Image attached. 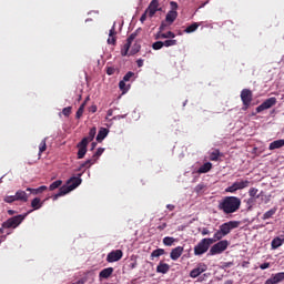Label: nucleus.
I'll use <instances>...</instances> for the list:
<instances>
[{"instance_id":"1","label":"nucleus","mask_w":284,"mask_h":284,"mask_svg":"<svg viewBox=\"0 0 284 284\" xmlns=\"http://www.w3.org/2000/svg\"><path fill=\"white\" fill-rule=\"evenodd\" d=\"M95 160L89 159L85 162L81 163L80 166L75 170V172H80L77 174V176H72L67 181V185H63L59 189V192L53 195V201H57L60 196H65V194H70L72 190H77L81 183H83V180L81 176L85 173V169L94 165Z\"/></svg>"},{"instance_id":"2","label":"nucleus","mask_w":284,"mask_h":284,"mask_svg":"<svg viewBox=\"0 0 284 284\" xmlns=\"http://www.w3.org/2000/svg\"><path fill=\"white\" fill-rule=\"evenodd\" d=\"M217 210L226 215L234 214L241 210V200L237 196H225L219 202Z\"/></svg>"},{"instance_id":"3","label":"nucleus","mask_w":284,"mask_h":284,"mask_svg":"<svg viewBox=\"0 0 284 284\" xmlns=\"http://www.w3.org/2000/svg\"><path fill=\"white\" fill-rule=\"evenodd\" d=\"M26 216H28V213H26L24 215L12 216L2 223V227H4V230H10L11 227L13 230H17L20 223H23V221H26Z\"/></svg>"},{"instance_id":"4","label":"nucleus","mask_w":284,"mask_h":284,"mask_svg":"<svg viewBox=\"0 0 284 284\" xmlns=\"http://www.w3.org/2000/svg\"><path fill=\"white\" fill-rule=\"evenodd\" d=\"M251 182L248 180L240 179L235 181L231 186L225 189V192H230L231 194H235L239 190H245V187H250Z\"/></svg>"},{"instance_id":"5","label":"nucleus","mask_w":284,"mask_h":284,"mask_svg":"<svg viewBox=\"0 0 284 284\" xmlns=\"http://www.w3.org/2000/svg\"><path fill=\"white\" fill-rule=\"evenodd\" d=\"M210 245H212V240H209V237L202 239L197 245L194 246V254L195 256H201L210 250Z\"/></svg>"},{"instance_id":"6","label":"nucleus","mask_w":284,"mask_h":284,"mask_svg":"<svg viewBox=\"0 0 284 284\" xmlns=\"http://www.w3.org/2000/svg\"><path fill=\"white\" fill-rule=\"evenodd\" d=\"M241 101L243 103L242 110H248L250 105H252V101L254 99V93L250 89H243L241 91Z\"/></svg>"},{"instance_id":"7","label":"nucleus","mask_w":284,"mask_h":284,"mask_svg":"<svg viewBox=\"0 0 284 284\" xmlns=\"http://www.w3.org/2000/svg\"><path fill=\"white\" fill-rule=\"evenodd\" d=\"M230 246V242L227 240H222L217 243H215L211 248H210V254L211 256H216V254H223L225 250Z\"/></svg>"},{"instance_id":"8","label":"nucleus","mask_w":284,"mask_h":284,"mask_svg":"<svg viewBox=\"0 0 284 284\" xmlns=\"http://www.w3.org/2000/svg\"><path fill=\"white\" fill-rule=\"evenodd\" d=\"M239 227H241V221H229L220 225V230L225 236H227L232 230H236Z\"/></svg>"},{"instance_id":"9","label":"nucleus","mask_w":284,"mask_h":284,"mask_svg":"<svg viewBox=\"0 0 284 284\" xmlns=\"http://www.w3.org/2000/svg\"><path fill=\"white\" fill-rule=\"evenodd\" d=\"M276 105V98H268L262 104L256 108L257 114L264 112V110H270V108H274Z\"/></svg>"},{"instance_id":"10","label":"nucleus","mask_w":284,"mask_h":284,"mask_svg":"<svg viewBox=\"0 0 284 284\" xmlns=\"http://www.w3.org/2000/svg\"><path fill=\"white\" fill-rule=\"evenodd\" d=\"M121 258H123V251H121V250L111 251L106 255L108 263H116L118 261H121Z\"/></svg>"},{"instance_id":"11","label":"nucleus","mask_w":284,"mask_h":284,"mask_svg":"<svg viewBox=\"0 0 284 284\" xmlns=\"http://www.w3.org/2000/svg\"><path fill=\"white\" fill-rule=\"evenodd\" d=\"M159 11H161V8H159V0H151L145 13H149L150 19H152Z\"/></svg>"},{"instance_id":"12","label":"nucleus","mask_w":284,"mask_h":284,"mask_svg":"<svg viewBox=\"0 0 284 284\" xmlns=\"http://www.w3.org/2000/svg\"><path fill=\"white\" fill-rule=\"evenodd\" d=\"M203 272H207V265L200 263L195 268H193L190 272V277L191 278H199L203 274Z\"/></svg>"},{"instance_id":"13","label":"nucleus","mask_w":284,"mask_h":284,"mask_svg":"<svg viewBox=\"0 0 284 284\" xmlns=\"http://www.w3.org/2000/svg\"><path fill=\"white\" fill-rule=\"evenodd\" d=\"M78 159H84L85 154H88V141L81 140L78 145Z\"/></svg>"},{"instance_id":"14","label":"nucleus","mask_w":284,"mask_h":284,"mask_svg":"<svg viewBox=\"0 0 284 284\" xmlns=\"http://www.w3.org/2000/svg\"><path fill=\"white\" fill-rule=\"evenodd\" d=\"M283 281H284V272H280L276 274H272V276L267 278L264 284H278V283H283Z\"/></svg>"},{"instance_id":"15","label":"nucleus","mask_w":284,"mask_h":284,"mask_svg":"<svg viewBox=\"0 0 284 284\" xmlns=\"http://www.w3.org/2000/svg\"><path fill=\"white\" fill-rule=\"evenodd\" d=\"M183 246H176L175 248H172L170 253V257L172 261H179L181 258V255L183 254Z\"/></svg>"},{"instance_id":"16","label":"nucleus","mask_w":284,"mask_h":284,"mask_svg":"<svg viewBox=\"0 0 284 284\" xmlns=\"http://www.w3.org/2000/svg\"><path fill=\"white\" fill-rule=\"evenodd\" d=\"M158 274H168L170 272V264L160 262L156 266Z\"/></svg>"},{"instance_id":"17","label":"nucleus","mask_w":284,"mask_h":284,"mask_svg":"<svg viewBox=\"0 0 284 284\" xmlns=\"http://www.w3.org/2000/svg\"><path fill=\"white\" fill-rule=\"evenodd\" d=\"M178 17H179V12H178V11H169V12L166 13L165 21H166V23H169L170 26H172V23H173L174 21H176Z\"/></svg>"},{"instance_id":"18","label":"nucleus","mask_w":284,"mask_h":284,"mask_svg":"<svg viewBox=\"0 0 284 284\" xmlns=\"http://www.w3.org/2000/svg\"><path fill=\"white\" fill-rule=\"evenodd\" d=\"M223 239H225V235L223 234V231L219 227V230L214 233L213 237H209V241H212V245L213 243H216L217 241H222Z\"/></svg>"},{"instance_id":"19","label":"nucleus","mask_w":284,"mask_h":284,"mask_svg":"<svg viewBox=\"0 0 284 284\" xmlns=\"http://www.w3.org/2000/svg\"><path fill=\"white\" fill-rule=\"evenodd\" d=\"M112 274H114V268L113 267H106V268H103L99 273V278H110V276H112Z\"/></svg>"},{"instance_id":"20","label":"nucleus","mask_w":284,"mask_h":284,"mask_svg":"<svg viewBox=\"0 0 284 284\" xmlns=\"http://www.w3.org/2000/svg\"><path fill=\"white\" fill-rule=\"evenodd\" d=\"M176 34L172 31H168L166 33H163V31H158L155 39H174Z\"/></svg>"},{"instance_id":"21","label":"nucleus","mask_w":284,"mask_h":284,"mask_svg":"<svg viewBox=\"0 0 284 284\" xmlns=\"http://www.w3.org/2000/svg\"><path fill=\"white\" fill-rule=\"evenodd\" d=\"M281 148H284V140H275L270 143L268 150H281Z\"/></svg>"},{"instance_id":"22","label":"nucleus","mask_w":284,"mask_h":284,"mask_svg":"<svg viewBox=\"0 0 284 284\" xmlns=\"http://www.w3.org/2000/svg\"><path fill=\"white\" fill-rule=\"evenodd\" d=\"M16 201H21L22 203H28V193L26 191H17L16 192Z\"/></svg>"},{"instance_id":"23","label":"nucleus","mask_w":284,"mask_h":284,"mask_svg":"<svg viewBox=\"0 0 284 284\" xmlns=\"http://www.w3.org/2000/svg\"><path fill=\"white\" fill-rule=\"evenodd\" d=\"M210 170H212V163L206 162L202 166L199 168L197 174H207V172H210Z\"/></svg>"},{"instance_id":"24","label":"nucleus","mask_w":284,"mask_h":284,"mask_svg":"<svg viewBox=\"0 0 284 284\" xmlns=\"http://www.w3.org/2000/svg\"><path fill=\"white\" fill-rule=\"evenodd\" d=\"M110 131L106 129V128H101L98 132V135H97V141L99 143H101V141H103V139H105V136H108V133Z\"/></svg>"},{"instance_id":"25","label":"nucleus","mask_w":284,"mask_h":284,"mask_svg":"<svg viewBox=\"0 0 284 284\" xmlns=\"http://www.w3.org/2000/svg\"><path fill=\"white\" fill-rule=\"evenodd\" d=\"M283 243H284V239L274 237L271 242V247H272V250H278V247H281V245H283Z\"/></svg>"},{"instance_id":"26","label":"nucleus","mask_w":284,"mask_h":284,"mask_svg":"<svg viewBox=\"0 0 284 284\" xmlns=\"http://www.w3.org/2000/svg\"><path fill=\"white\" fill-rule=\"evenodd\" d=\"M94 136H97V126L91 128L89 131V135L83 138L82 140H87V144L91 143V141H94Z\"/></svg>"},{"instance_id":"27","label":"nucleus","mask_w":284,"mask_h":284,"mask_svg":"<svg viewBox=\"0 0 284 284\" xmlns=\"http://www.w3.org/2000/svg\"><path fill=\"white\" fill-rule=\"evenodd\" d=\"M31 207H32L33 210H41V207H43V202H41V199L34 197V199L31 201Z\"/></svg>"},{"instance_id":"28","label":"nucleus","mask_w":284,"mask_h":284,"mask_svg":"<svg viewBox=\"0 0 284 284\" xmlns=\"http://www.w3.org/2000/svg\"><path fill=\"white\" fill-rule=\"evenodd\" d=\"M45 190H48V186L42 185V186H40L38 189H30V187H28L27 192H30L31 194H41V193L45 192Z\"/></svg>"},{"instance_id":"29","label":"nucleus","mask_w":284,"mask_h":284,"mask_svg":"<svg viewBox=\"0 0 284 284\" xmlns=\"http://www.w3.org/2000/svg\"><path fill=\"white\" fill-rule=\"evenodd\" d=\"M163 254H165V250H163V248L154 250L151 253V261H154V258H159V256H163Z\"/></svg>"},{"instance_id":"30","label":"nucleus","mask_w":284,"mask_h":284,"mask_svg":"<svg viewBox=\"0 0 284 284\" xmlns=\"http://www.w3.org/2000/svg\"><path fill=\"white\" fill-rule=\"evenodd\" d=\"M274 214H276V207H273L271 210H268L267 212H265L262 216L263 221H267V219H272V216H274Z\"/></svg>"},{"instance_id":"31","label":"nucleus","mask_w":284,"mask_h":284,"mask_svg":"<svg viewBox=\"0 0 284 284\" xmlns=\"http://www.w3.org/2000/svg\"><path fill=\"white\" fill-rule=\"evenodd\" d=\"M196 30H199V23L194 22L191 26H189L184 32H186V34H192V32H196Z\"/></svg>"},{"instance_id":"32","label":"nucleus","mask_w":284,"mask_h":284,"mask_svg":"<svg viewBox=\"0 0 284 284\" xmlns=\"http://www.w3.org/2000/svg\"><path fill=\"white\" fill-rule=\"evenodd\" d=\"M61 185H63V181L57 180L50 184L49 190L50 192H54V190H58V187H61Z\"/></svg>"},{"instance_id":"33","label":"nucleus","mask_w":284,"mask_h":284,"mask_svg":"<svg viewBox=\"0 0 284 284\" xmlns=\"http://www.w3.org/2000/svg\"><path fill=\"white\" fill-rule=\"evenodd\" d=\"M176 242V239L166 236L163 239V245H166V247H172L174 243Z\"/></svg>"},{"instance_id":"34","label":"nucleus","mask_w":284,"mask_h":284,"mask_svg":"<svg viewBox=\"0 0 284 284\" xmlns=\"http://www.w3.org/2000/svg\"><path fill=\"white\" fill-rule=\"evenodd\" d=\"M219 156H221V151L214 150L210 153L209 159L210 161H219Z\"/></svg>"},{"instance_id":"35","label":"nucleus","mask_w":284,"mask_h":284,"mask_svg":"<svg viewBox=\"0 0 284 284\" xmlns=\"http://www.w3.org/2000/svg\"><path fill=\"white\" fill-rule=\"evenodd\" d=\"M84 110H85V102L82 103V104L79 106V109H78V111H77V113H75V119H81V118L83 116Z\"/></svg>"},{"instance_id":"36","label":"nucleus","mask_w":284,"mask_h":284,"mask_svg":"<svg viewBox=\"0 0 284 284\" xmlns=\"http://www.w3.org/2000/svg\"><path fill=\"white\" fill-rule=\"evenodd\" d=\"M103 152H105V149L99 148L97 150V152L93 154L91 160L97 162L99 160V156H101V154H103Z\"/></svg>"},{"instance_id":"37","label":"nucleus","mask_w":284,"mask_h":284,"mask_svg":"<svg viewBox=\"0 0 284 284\" xmlns=\"http://www.w3.org/2000/svg\"><path fill=\"white\" fill-rule=\"evenodd\" d=\"M132 47V44H129V42H126L122 50H121V55L122 57H128V52H130V48Z\"/></svg>"},{"instance_id":"38","label":"nucleus","mask_w":284,"mask_h":284,"mask_svg":"<svg viewBox=\"0 0 284 284\" xmlns=\"http://www.w3.org/2000/svg\"><path fill=\"white\" fill-rule=\"evenodd\" d=\"M179 42L174 39H171V40H165L163 42V47L164 48H172V45H176Z\"/></svg>"},{"instance_id":"39","label":"nucleus","mask_w":284,"mask_h":284,"mask_svg":"<svg viewBox=\"0 0 284 284\" xmlns=\"http://www.w3.org/2000/svg\"><path fill=\"white\" fill-rule=\"evenodd\" d=\"M136 37H139V31H135V32L131 33L129 36V38L126 39V43L132 45V43L134 42V39H136Z\"/></svg>"},{"instance_id":"40","label":"nucleus","mask_w":284,"mask_h":284,"mask_svg":"<svg viewBox=\"0 0 284 284\" xmlns=\"http://www.w3.org/2000/svg\"><path fill=\"white\" fill-rule=\"evenodd\" d=\"M256 194H258V189L256 187H251L248 190V196H251L250 201H254V196H256Z\"/></svg>"},{"instance_id":"41","label":"nucleus","mask_w":284,"mask_h":284,"mask_svg":"<svg viewBox=\"0 0 284 284\" xmlns=\"http://www.w3.org/2000/svg\"><path fill=\"white\" fill-rule=\"evenodd\" d=\"M48 150V144H45V139L41 141L39 145V154H43Z\"/></svg>"},{"instance_id":"42","label":"nucleus","mask_w":284,"mask_h":284,"mask_svg":"<svg viewBox=\"0 0 284 284\" xmlns=\"http://www.w3.org/2000/svg\"><path fill=\"white\" fill-rule=\"evenodd\" d=\"M140 51H141V44L134 43L133 47H132V49H131L130 54H136V53L140 52Z\"/></svg>"},{"instance_id":"43","label":"nucleus","mask_w":284,"mask_h":284,"mask_svg":"<svg viewBox=\"0 0 284 284\" xmlns=\"http://www.w3.org/2000/svg\"><path fill=\"white\" fill-rule=\"evenodd\" d=\"M4 203H14V201H17L16 195H7L3 199Z\"/></svg>"},{"instance_id":"44","label":"nucleus","mask_w":284,"mask_h":284,"mask_svg":"<svg viewBox=\"0 0 284 284\" xmlns=\"http://www.w3.org/2000/svg\"><path fill=\"white\" fill-rule=\"evenodd\" d=\"M63 116H70L72 114V106H67L62 110Z\"/></svg>"},{"instance_id":"45","label":"nucleus","mask_w":284,"mask_h":284,"mask_svg":"<svg viewBox=\"0 0 284 284\" xmlns=\"http://www.w3.org/2000/svg\"><path fill=\"white\" fill-rule=\"evenodd\" d=\"M170 8H171V12H176V10H179V3L176 1H171L170 2Z\"/></svg>"},{"instance_id":"46","label":"nucleus","mask_w":284,"mask_h":284,"mask_svg":"<svg viewBox=\"0 0 284 284\" xmlns=\"http://www.w3.org/2000/svg\"><path fill=\"white\" fill-rule=\"evenodd\" d=\"M153 50H161L163 48V41H156L152 44Z\"/></svg>"},{"instance_id":"47","label":"nucleus","mask_w":284,"mask_h":284,"mask_svg":"<svg viewBox=\"0 0 284 284\" xmlns=\"http://www.w3.org/2000/svg\"><path fill=\"white\" fill-rule=\"evenodd\" d=\"M132 77H134V72L129 71V72L123 77V81L128 82V81H130V79H132Z\"/></svg>"},{"instance_id":"48","label":"nucleus","mask_w":284,"mask_h":284,"mask_svg":"<svg viewBox=\"0 0 284 284\" xmlns=\"http://www.w3.org/2000/svg\"><path fill=\"white\" fill-rule=\"evenodd\" d=\"M114 72H116V69L114 67H108L106 68V74L109 77H112V74H114Z\"/></svg>"},{"instance_id":"49","label":"nucleus","mask_w":284,"mask_h":284,"mask_svg":"<svg viewBox=\"0 0 284 284\" xmlns=\"http://www.w3.org/2000/svg\"><path fill=\"white\" fill-rule=\"evenodd\" d=\"M108 43L109 45H116V37H109Z\"/></svg>"},{"instance_id":"50","label":"nucleus","mask_w":284,"mask_h":284,"mask_svg":"<svg viewBox=\"0 0 284 284\" xmlns=\"http://www.w3.org/2000/svg\"><path fill=\"white\" fill-rule=\"evenodd\" d=\"M119 88H120V90H122V92H128V89H125V81L124 80H121L119 82Z\"/></svg>"},{"instance_id":"51","label":"nucleus","mask_w":284,"mask_h":284,"mask_svg":"<svg viewBox=\"0 0 284 284\" xmlns=\"http://www.w3.org/2000/svg\"><path fill=\"white\" fill-rule=\"evenodd\" d=\"M201 234L202 236H210L212 233L210 232V229L203 227Z\"/></svg>"},{"instance_id":"52","label":"nucleus","mask_w":284,"mask_h":284,"mask_svg":"<svg viewBox=\"0 0 284 284\" xmlns=\"http://www.w3.org/2000/svg\"><path fill=\"white\" fill-rule=\"evenodd\" d=\"M116 34V24H113V27L109 31V37H114Z\"/></svg>"},{"instance_id":"53","label":"nucleus","mask_w":284,"mask_h":284,"mask_svg":"<svg viewBox=\"0 0 284 284\" xmlns=\"http://www.w3.org/2000/svg\"><path fill=\"white\" fill-rule=\"evenodd\" d=\"M168 28V24L165 22H162L161 26L159 27V32H163Z\"/></svg>"},{"instance_id":"54","label":"nucleus","mask_w":284,"mask_h":284,"mask_svg":"<svg viewBox=\"0 0 284 284\" xmlns=\"http://www.w3.org/2000/svg\"><path fill=\"white\" fill-rule=\"evenodd\" d=\"M146 19H148V13H145L144 11V13L140 18L141 23H145Z\"/></svg>"},{"instance_id":"55","label":"nucleus","mask_w":284,"mask_h":284,"mask_svg":"<svg viewBox=\"0 0 284 284\" xmlns=\"http://www.w3.org/2000/svg\"><path fill=\"white\" fill-rule=\"evenodd\" d=\"M260 268H262V270H267V268H270V263H268V262H265V263L261 264V265H260Z\"/></svg>"},{"instance_id":"56","label":"nucleus","mask_w":284,"mask_h":284,"mask_svg":"<svg viewBox=\"0 0 284 284\" xmlns=\"http://www.w3.org/2000/svg\"><path fill=\"white\" fill-rule=\"evenodd\" d=\"M138 68H143V59L136 60Z\"/></svg>"},{"instance_id":"57","label":"nucleus","mask_w":284,"mask_h":284,"mask_svg":"<svg viewBox=\"0 0 284 284\" xmlns=\"http://www.w3.org/2000/svg\"><path fill=\"white\" fill-rule=\"evenodd\" d=\"M98 108L95 104L90 106V112H92V114H94V112H97Z\"/></svg>"},{"instance_id":"58","label":"nucleus","mask_w":284,"mask_h":284,"mask_svg":"<svg viewBox=\"0 0 284 284\" xmlns=\"http://www.w3.org/2000/svg\"><path fill=\"white\" fill-rule=\"evenodd\" d=\"M166 207L170 210V212H173L175 206L174 204H168Z\"/></svg>"},{"instance_id":"59","label":"nucleus","mask_w":284,"mask_h":284,"mask_svg":"<svg viewBox=\"0 0 284 284\" xmlns=\"http://www.w3.org/2000/svg\"><path fill=\"white\" fill-rule=\"evenodd\" d=\"M8 214H9V216H13V214H17V211H14V210H9V211H8Z\"/></svg>"},{"instance_id":"60","label":"nucleus","mask_w":284,"mask_h":284,"mask_svg":"<svg viewBox=\"0 0 284 284\" xmlns=\"http://www.w3.org/2000/svg\"><path fill=\"white\" fill-rule=\"evenodd\" d=\"M168 227V224H162L161 226H159V230H165Z\"/></svg>"},{"instance_id":"61","label":"nucleus","mask_w":284,"mask_h":284,"mask_svg":"<svg viewBox=\"0 0 284 284\" xmlns=\"http://www.w3.org/2000/svg\"><path fill=\"white\" fill-rule=\"evenodd\" d=\"M106 114H108V116H112V114H113L112 109H109L108 112H106Z\"/></svg>"},{"instance_id":"62","label":"nucleus","mask_w":284,"mask_h":284,"mask_svg":"<svg viewBox=\"0 0 284 284\" xmlns=\"http://www.w3.org/2000/svg\"><path fill=\"white\" fill-rule=\"evenodd\" d=\"M94 148H97V142L91 143V150H94Z\"/></svg>"},{"instance_id":"63","label":"nucleus","mask_w":284,"mask_h":284,"mask_svg":"<svg viewBox=\"0 0 284 284\" xmlns=\"http://www.w3.org/2000/svg\"><path fill=\"white\" fill-rule=\"evenodd\" d=\"M134 267H136V262L131 263V270H134Z\"/></svg>"},{"instance_id":"64","label":"nucleus","mask_w":284,"mask_h":284,"mask_svg":"<svg viewBox=\"0 0 284 284\" xmlns=\"http://www.w3.org/2000/svg\"><path fill=\"white\" fill-rule=\"evenodd\" d=\"M0 234H6V229L4 227L0 229Z\"/></svg>"}]
</instances>
